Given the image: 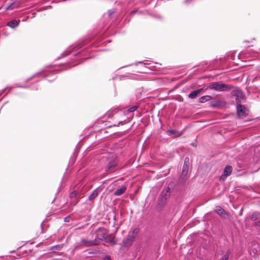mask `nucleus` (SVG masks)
Instances as JSON below:
<instances>
[{
    "instance_id": "obj_20",
    "label": "nucleus",
    "mask_w": 260,
    "mask_h": 260,
    "mask_svg": "<svg viewBox=\"0 0 260 260\" xmlns=\"http://www.w3.org/2000/svg\"><path fill=\"white\" fill-rule=\"evenodd\" d=\"M259 213H257V212H254L250 216V219L253 221H255L256 220H257V219L259 217Z\"/></svg>"
},
{
    "instance_id": "obj_8",
    "label": "nucleus",
    "mask_w": 260,
    "mask_h": 260,
    "mask_svg": "<svg viewBox=\"0 0 260 260\" xmlns=\"http://www.w3.org/2000/svg\"><path fill=\"white\" fill-rule=\"evenodd\" d=\"M20 22V20L19 19H13L8 21L6 24V26H8L12 29H15L19 26Z\"/></svg>"
},
{
    "instance_id": "obj_37",
    "label": "nucleus",
    "mask_w": 260,
    "mask_h": 260,
    "mask_svg": "<svg viewBox=\"0 0 260 260\" xmlns=\"http://www.w3.org/2000/svg\"><path fill=\"white\" fill-rule=\"evenodd\" d=\"M65 53V52H62V55H63V54Z\"/></svg>"
},
{
    "instance_id": "obj_12",
    "label": "nucleus",
    "mask_w": 260,
    "mask_h": 260,
    "mask_svg": "<svg viewBox=\"0 0 260 260\" xmlns=\"http://www.w3.org/2000/svg\"><path fill=\"white\" fill-rule=\"evenodd\" d=\"M237 114L239 116H243L246 115L245 113V108L244 106L241 105H238L237 106Z\"/></svg>"
},
{
    "instance_id": "obj_39",
    "label": "nucleus",
    "mask_w": 260,
    "mask_h": 260,
    "mask_svg": "<svg viewBox=\"0 0 260 260\" xmlns=\"http://www.w3.org/2000/svg\"><path fill=\"white\" fill-rule=\"evenodd\" d=\"M35 13H32V16H34Z\"/></svg>"
},
{
    "instance_id": "obj_24",
    "label": "nucleus",
    "mask_w": 260,
    "mask_h": 260,
    "mask_svg": "<svg viewBox=\"0 0 260 260\" xmlns=\"http://www.w3.org/2000/svg\"><path fill=\"white\" fill-rule=\"evenodd\" d=\"M9 35H10V33L5 30H3L1 32V36L3 37H6L9 36Z\"/></svg>"
},
{
    "instance_id": "obj_28",
    "label": "nucleus",
    "mask_w": 260,
    "mask_h": 260,
    "mask_svg": "<svg viewBox=\"0 0 260 260\" xmlns=\"http://www.w3.org/2000/svg\"><path fill=\"white\" fill-rule=\"evenodd\" d=\"M141 11L139 10H133L131 12V14L132 15H133V14H135V13H139V14H141Z\"/></svg>"
},
{
    "instance_id": "obj_7",
    "label": "nucleus",
    "mask_w": 260,
    "mask_h": 260,
    "mask_svg": "<svg viewBox=\"0 0 260 260\" xmlns=\"http://www.w3.org/2000/svg\"><path fill=\"white\" fill-rule=\"evenodd\" d=\"M232 170L233 168L231 166H226L223 171V174L220 177V180L224 181L228 176L231 174Z\"/></svg>"
},
{
    "instance_id": "obj_40",
    "label": "nucleus",
    "mask_w": 260,
    "mask_h": 260,
    "mask_svg": "<svg viewBox=\"0 0 260 260\" xmlns=\"http://www.w3.org/2000/svg\"><path fill=\"white\" fill-rule=\"evenodd\" d=\"M57 197L56 196V197H55V200L57 199Z\"/></svg>"
},
{
    "instance_id": "obj_27",
    "label": "nucleus",
    "mask_w": 260,
    "mask_h": 260,
    "mask_svg": "<svg viewBox=\"0 0 260 260\" xmlns=\"http://www.w3.org/2000/svg\"><path fill=\"white\" fill-rule=\"evenodd\" d=\"M62 247V246L59 245H57L55 246L53 248H52V250H59Z\"/></svg>"
},
{
    "instance_id": "obj_9",
    "label": "nucleus",
    "mask_w": 260,
    "mask_h": 260,
    "mask_svg": "<svg viewBox=\"0 0 260 260\" xmlns=\"http://www.w3.org/2000/svg\"><path fill=\"white\" fill-rule=\"evenodd\" d=\"M189 159L188 157H186L184 159L183 169H182V175L186 176L189 170Z\"/></svg>"
},
{
    "instance_id": "obj_22",
    "label": "nucleus",
    "mask_w": 260,
    "mask_h": 260,
    "mask_svg": "<svg viewBox=\"0 0 260 260\" xmlns=\"http://www.w3.org/2000/svg\"><path fill=\"white\" fill-rule=\"evenodd\" d=\"M217 212L220 215H223L225 213V210L220 207H219V209H217Z\"/></svg>"
},
{
    "instance_id": "obj_35",
    "label": "nucleus",
    "mask_w": 260,
    "mask_h": 260,
    "mask_svg": "<svg viewBox=\"0 0 260 260\" xmlns=\"http://www.w3.org/2000/svg\"><path fill=\"white\" fill-rule=\"evenodd\" d=\"M69 217H70L69 216L66 217V222L69 221Z\"/></svg>"
},
{
    "instance_id": "obj_32",
    "label": "nucleus",
    "mask_w": 260,
    "mask_h": 260,
    "mask_svg": "<svg viewBox=\"0 0 260 260\" xmlns=\"http://www.w3.org/2000/svg\"><path fill=\"white\" fill-rule=\"evenodd\" d=\"M256 225L258 226L259 228H260V220L258 221L256 223Z\"/></svg>"
},
{
    "instance_id": "obj_11",
    "label": "nucleus",
    "mask_w": 260,
    "mask_h": 260,
    "mask_svg": "<svg viewBox=\"0 0 260 260\" xmlns=\"http://www.w3.org/2000/svg\"><path fill=\"white\" fill-rule=\"evenodd\" d=\"M78 192L77 191H73L70 194V198L71 200L72 204L76 205L78 202Z\"/></svg>"
},
{
    "instance_id": "obj_14",
    "label": "nucleus",
    "mask_w": 260,
    "mask_h": 260,
    "mask_svg": "<svg viewBox=\"0 0 260 260\" xmlns=\"http://www.w3.org/2000/svg\"><path fill=\"white\" fill-rule=\"evenodd\" d=\"M223 102L220 100L212 101L210 103V106L214 108H218L222 106Z\"/></svg>"
},
{
    "instance_id": "obj_6",
    "label": "nucleus",
    "mask_w": 260,
    "mask_h": 260,
    "mask_svg": "<svg viewBox=\"0 0 260 260\" xmlns=\"http://www.w3.org/2000/svg\"><path fill=\"white\" fill-rule=\"evenodd\" d=\"M232 93L233 95L236 96L237 103H241L244 99V95L242 91L239 89L233 90Z\"/></svg>"
},
{
    "instance_id": "obj_36",
    "label": "nucleus",
    "mask_w": 260,
    "mask_h": 260,
    "mask_svg": "<svg viewBox=\"0 0 260 260\" xmlns=\"http://www.w3.org/2000/svg\"><path fill=\"white\" fill-rule=\"evenodd\" d=\"M6 88H6L4 89V90H3V92H4V91H5V90H6Z\"/></svg>"
},
{
    "instance_id": "obj_26",
    "label": "nucleus",
    "mask_w": 260,
    "mask_h": 260,
    "mask_svg": "<svg viewBox=\"0 0 260 260\" xmlns=\"http://www.w3.org/2000/svg\"><path fill=\"white\" fill-rule=\"evenodd\" d=\"M115 10L114 9L109 10L108 11V16L110 18L112 17V15L115 13Z\"/></svg>"
},
{
    "instance_id": "obj_25",
    "label": "nucleus",
    "mask_w": 260,
    "mask_h": 260,
    "mask_svg": "<svg viewBox=\"0 0 260 260\" xmlns=\"http://www.w3.org/2000/svg\"><path fill=\"white\" fill-rule=\"evenodd\" d=\"M167 133H168L169 135H172L178 133V132L174 129H170L168 131Z\"/></svg>"
},
{
    "instance_id": "obj_33",
    "label": "nucleus",
    "mask_w": 260,
    "mask_h": 260,
    "mask_svg": "<svg viewBox=\"0 0 260 260\" xmlns=\"http://www.w3.org/2000/svg\"><path fill=\"white\" fill-rule=\"evenodd\" d=\"M63 187V181H62L61 182V185L60 186V187H59V190L58 191H60L61 188H62Z\"/></svg>"
},
{
    "instance_id": "obj_17",
    "label": "nucleus",
    "mask_w": 260,
    "mask_h": 260,
    "mask_svg": "<svg viewBox=\"0 0 260 260\" xmlns=\"http://www.w3.org/2000/svg\"><path fill=\"white\" fill-rule=\"evenodd\" d=\"M212 99V98L210 95H204L199 99V102L201 103H204Z\"/></svg>"
},
{
    "instance_id": "obj_3",
    "label": "nucleus",
    "mask_w": 260,
    "mask_h": 260,
    "mask_svg": "<svg viewBox=\"0 0 260 260\" xmlns=\"http://www.w3.org/2000/svg\"><path fill=\"white\" fill-rule=\"evenodd\" d=\"M64 69V67H62L61 69L58 68L57 69H55L54 70L47 71L46 70H42L40 72L37 73L35 74L34 75L31 76L30 78L26 79V82H28L31 79L34 78L35 77L40 76L42 77H46L50 74H57L60 72L61 71Z\"/></svg>"
},
{
    "instance_id": "obj_31",
    "label": "nucleus",
    "mask_w": 260,
    "mask_h": 260,
    "mask_svg": "<svg viewBox=\"0 0 260 260\" xmlns=\"http://www.w3.org/2000/svg\"><path fill=\"white\" fill-rule=\"evenodd\" d=\"M18 87H20V88H27L28 86H17Z\"/></svg>"
},
{
    "instance_id": "obj_15",
    "label": "nucleus",
    "mask_w": 260,
    "mask_h": 260,
    "mask_svg": "<svg viewBox=\"0 0 260 260\" xmlns=\"http://www.w3.org/2000/svg\"><path fill=\"white\" fill-rule=\"evenodd\" d=\"M126 187L125 186H122L120 188L117 189L114 194L115 196H120L125 192Z\"/></svg>"
},
{
    "instance_id": "obj_38",
    "label": "nucleus",
    "mask_w": 260,
    "mask_h": 260,
    "mask_svg": "<svg viewBox=\"0 0 260 260\" xmlns=\"http://www.w3.org/2000/svg\"><path fill=\"white\" fill-rule=\"evenodd\" d=\"M35 13H32V16H34Z\"/></svg>"
},
{
    "instance_id": "obj_13",
    "label": "nucleus",
    "mask_w": 260,
    "mask_h": 260,
    "mask_svg": "<svg viewBox=\"0 0 260 260\" xmlns=\"http://www.w3.org/2000/svg\"><path fill=\"white\" fill-rule=\"evenodd\" d=\"M203 89V88H201L192 91L188 94V97L191 99H195L200 94Z\"/></svg>"
},
{
    "instance_id": "obj_1",
    "label": "nucleus",
    "mask_w": 260,
    "mask_h": 260,
    "mask_svg": "<svg viewBox=\"0 0 260 260\" xmlns=\"http://www.w3.org/2000/svg\"><path fill=\"white\" fill-rule=\"evenodd\" d=\"M139 232V229L135 228L132 230L129 231L126 238L123 239V246L128 247L131 246L133 242L135 241V239Z\"/></svg>"
},
{
    "instance_id": "obj_23",
    "label": "nucleus",
    "mask_w": 260,
    "mask_h": 260,
    "mask_svg": "<svg viewBox=\"0 0 260 260\" xmlns=\"http://www.w3.org/2000/svg\"><path fill=\"white\" fill-rule=\"evenodd\" d=\"M16 3V2H13L9 4L8 6H7L5 8L6 10H13V8H12V6H14V5Z\"/></svg>"
},
{
    "instance_id": "obj_29",
    "label": "nucleus",
    "mask_w": 260,
    "mask_h": 260,
    "mask_svg": "<svg viewBox=\"0 0 260 260\" xmlns=\"http://www.w3.org/2000/svg\"><path fill=\"white\" fill-rule=\"evenodd\" d=\"M75 159H76V157H75V156H73L71 158V160H70V162H69V164H71V165L73 164H74V161H75Z\"/></svg>"
},
{
    "instance_id": "obj_5",
    "label": "nucleus",
    "mask_w": 260,
    "mask_h": 260,
    "mask_svg": "<svg viewBox=\"0 0 260 260\" xmlns=\"http://www.w3.org/2000/svg\"><path fill=\"white\" fill-rule=\"evenodd\" d=\"M170 193L171 189L169 186H168L163 189L159 196V202L162 204L165 203L168 198L170 197Z\"/></svg>"
},
{
    "instance_id": "obj_4",
    "label": "nucleus",
    "mask_w": 260,
    "mask_h": 260,
    "mask_svg": "<svg viewBox=\"0 0 260 260\" xmlns=\"http://www.w3.org/2000/svg\"><path fill=\"white\" fill-rule=\"evenodd\" d=\"M138 108V106H133L132 107H131L129 108H128L127 110H124L123 112L122 111H119L117 114V116L119 115H123L124 116V118H122V120L119 121L118 122V125H123L124 123L126 121V116L130 113H132L134 111H135Z\"/></svg>"
},
{
    "instance_id": "obj_21",
    "label": "nucleus",
    "mask_w": 260,
    "mask_h": 260,
    "mask_svg": "<svg viewBox=\"0 0 260 260\" xmlns=\"http://www.w3.org/2000/svg\"><path fill=\"white\" fill-rule=\"evenodd\" d=\"M230 253V251L228 250L226 253L224 254V255L220 258L219 260H228L229 255Z\"/></svg>"
},
{
    "instance_id": "obj_16",
    "label": "nucleus",
    "mask_w": 260,
    "mask_h": 260,
    "mask_svg": "<svg viewBox=\"0 0 260 260\" xmlns=\"http://www.w3.org/2000/svg\"><path fill=\"white\" fill-rule=\"evenodd\" d=\"M82 45L81 44H74L72 46H70L68 50H66V56L67 55V53L71 52V50H78L79 48H80Z\"/></svg>"
},
{
    "instance_id": "obj_19",
    "label": "nucleus",
    "mask_w": 260,
    "mask_h": 260,
    "mask_svg": "<svg viewBox=\"0 0 260 260\" xmlns=\"http://www.w3.org/2000/svg\"><path fill=\"white\" fill-rule=\"evenodd\" d=\"M98 194V188L94 189L92 192V193H91V194L88 197V199L89 200H91L92 199H93L94 198H95Z\"/></svg>"
},
{
    "instance_id": "obj_2",
    "label": "nucleus",
    "mask_w": 260,
    "mask_h": 260,
    "mask_svg": "<svg viewBox=\"0 0 260 260\" xmlns=\"http://www.w3.org/2000/svg\"><path fill=\"white\" fill-rule=\"evenodd\" d=\"M208 88L218 91H228L231 90L232 87L229 84L221 83L219 82H215L211 83L208 86Z\"/></svg>"
},
{
    "instance_id": "obj_10",
    "label": "nucleus",
    "mask_w": 260,
    "mask_h": 260,
    "mask_svg": "<svg viewBox=\"0 0 260 260\" xmlns=\"http://www.w3.org/2000/svg\"><path fill=\"white\" fill-rule=\"evenodd\" d=\"M98 241L96 239V238L94 240H86L85 239L81 240L82 244L87 247L95 245L98 244Z\"/></svg>"
},
{
    "instance_id": "obj_30",
    "label": "nucleus",
    "mask_w": 260,
    "mask_h": 260,
    "mask_svg": "<svg viewBox=\"0 0 260 260\" xmlns=\"http://www.w3.org/2000/svg\"><path fill=\"white\" fill-rule=\"evenodd\" d=\"M109 242L110 243H111V244H112V245H114V244H116V242H115V241H114V239H112V240H110Z\"/></svg>"
},
{
    "instance_id": "obj_18",
    "label": "nucleus",
    "mask_w": 260,
    "mask_h": 260,
    "mask_svg": "<svg viewBox=\"0 0 260 260\" xmlns=\"http://www.w3.org/2000/svg\"><path fill=\"white\" fill-rule=\"evenodd\" d=\"M117 162L115 160H114L113 162H109L108 165V170L110 172L114 171V168L116 166Z\"/></svg>"
},
{
    "instance_id": "obj_34",
    "label": "nucleus",
    "mask_w": 260,
    "mask_h": 260,
    "mask_svg": "<svg viewBox=\"0 0 260 260\" xmlns=\"http://www.w3.org/2000/svg\"><path fill=\"white\" fill-rule=\"evenodd\" d=\"M106 116H107L108 117H110V116H111V112H108V113L106 114Z\"/></svg>"
}]
</instances>
